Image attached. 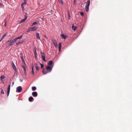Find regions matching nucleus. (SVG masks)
<instances>
[{
  "mask_svg": "<svg viewBox=\"0 0 132 132\" xmlns=\"http://www.w3.org/2000/svg\"><path fill=\"white\" fill-rule=\"evenodd\" d=\"M10 85H9V86L8 87V88H7V91H10Z\"/></svg>",
  "mask_w": 132,
  "mask_h": 132,
  "instance_id": "obj_30",
  "label": "nucleus"
},
{
  "mask_svg": "<svg viewBox=\"0 0 132 132\" xmlns=\"http://www.w3.org/2000/svg\"><path fill=\"white\" fill-rule=\"evenodd\" d=\"M44 74H45L48 73L47 71L46 70V69H43L42 71Z\"/></svg>",
  "mask_w": 132,
  "mask_h": 132,
  "instance_id": "obj_14",
  "label": "nucleus"
},
{
  "mask_svg": "<svg viewBox=\"0 0 132 132\" xmlns=\"http://www.w3.org/2000/svg\"><path fill=\"white\" fill-rule=\"evenodd\" d=\"M40 65L41 66V68H42L44 67V65L42 63H40Z\"/></svg>",
  "mask_w": 132,
  "mask_h": 132,
  "instance_id": "obj_32",
  "label": "nucleus"
},
{
  "mask_svg": "<svg viewBox=\"0 0 132 132\" xmlns=\"http://www.w3.org/2000/svg\"><path fill=\"white\" fill-rule=\"evenodd\" d=\"M61 36L63 39H65L67 37L66 35H64L63 34H61Z\"/></svg>",
  "mask_w": 132,
  "mask_h": 132,
  "instance_id": "obj_13",
  "label": "nucleus"
},
{
  "mask_svg": "<svg viewBox=\"0 0 132 132\" xmlns=\"http://www.w3.org/2000/svg\"><path fill=\"white\" fill-rule=\"evenodd\" d=\"M5 22V26H6V21H4Z\"/></svg>",
  "mask_w": 132,
  "mask_h": 132,
  "instance_id": "obj_40",
  "label": "nucleus"
},
{
  "mask_svg": "<svg viewBox=\"0 0 132 132\" xmlns=\"http://www.w3.org/2000/svg\"><path fill=\"white\" fill-rule=\"evenodd\" d=\"M53 61L51 60L48 63V66H53Z\"/></svg>",
  "mask_w": 132,
  "mask_h": 132,
  "instance_id": "obj_9",
  "label": "nucleus"
},
{
  "mask_svg": "<svg viewBox=\"0 0 132 132\" xmlns=\"http://www.w3.org/2000/svg\"><path fill=\"white\" fill-rule=\"evenodd\" d=\"M33 100V98L32 97H29V100L30 102H31Z\"/></svg>",
  "mask_w": 132,
  "mask_h": 132,
  "instance_id": "obj_21",
  "label": "nucleus"
},
{
  "mask_svg": "<svg viewBox=\"0 0 132 132\" xmlns=\"http://www.w3.org/2000/svg\"><path fill=\"white\" fill-rule=\"evenodd\" d=\"M80 15L82 16H83L84 15V13L83 12H80Z\"/></svg>",
  "mask_w": 132,
  "mask_h": 132,
  "instance_id": "obj_35",
  "label": "nucleus"
},
{
  "mask_svg": "<svg viewBox=\"0 0 132 132\" xmlns=\"http://www.w3.org/2000/svg\"><path fill=\"white\" fill-rule=\"evenodd\" d=\"M23 35H21V36L17 37L16 38H14V40L16 42V40H17L18 39H21V38L22 37Z\"/></svg>",
  "mask_w": 132,
  "mask_h": 132,
  "instance_id": "obj_10",
  "label": "nucleus"
},
{
  "mask_svg": "<svg viewBox=\"0 0 132 132\" xmlns=\"http://www.w3.org/2000/svg\"><path fill=\"white\" fill-rule=\"evenodd\" d=\"M52 42L53 44L54 45V46L55 47H57V43L56 40L55 39H53L52 40Z\"/></svg>",
  "mask_w": 132,
  "mask_h": 132,
  "instance_id": "obj_7",
  "label": "nucleus"
},
{
  "mask_svg": "<svg viewBox=\"0 0 132 132\" xmlns=\"http://www.w3.org/2000/svg\"><path fill=\"white\" fill-rule=\"evenodd\" d=\"M32 94L33 96H37V93L36 92H32Z\"/></svg>",
  "mask_w": 132,
  "mask_h": 132,
  "instance_id": "obj_12",
  "label": "nucleus"
},
{
  "mask_svg": "<svg viewBox=\"0 0 132 132\" xmlns=\"http://www.w3.org/2000/svg\"><path fill=\"white\" fill-rule=\"evenodd\" d=\"M34 66L33 65H32L31 66V69H32V74L33 75H34Z\"/></svg>",
  "mask_w": 132,
  "mask_h": 132,
  "instance_id": "obj_11",
  "label": "nucleus"
},
{
  "mask_svg": "<svg viewBox=\"0 0 132 132\" xmlns=\"http://www.w3.org/2000/svg\"><path fill=\"white\" fill-rule=\"evenodd\" d=\"M15 42H16L14 40V39L9 43L8 44V46H11L12 45H13L14 44V43Z\"/></svg>",
  "mask_w": 132,
  "mask_h": 132,
  "instance_id": "obj_5",
  "label": "nucleus"
},
{
  "mask_svg": "<svg viewBox=\"0 0 132 132\" xmlns=\"http://www.w3.org/2000/svg\"><path fill=\"white\" fill-rule=\"evenodd\" d=\"M10 92V91H7V96H9V95Z\"/></svg>",
  "mask_w": 132,
  "mask_h": 132,
  "instance_id": "obj_34",
  "label": "nucleus"
},
{
  "mask_svg": "<svg viewBox=\"0 0 132 132\" xmlns=\"http://www.w3.org/2000/svg\"><path fill=\"white\" fill-rule=\"evenodd\" d=\"M11 41V40H9L7 42H6V43H8V42H10Z\"/></svg>",
  "mask_w": 132,
  "mask_h": 132,
  "instance_id": "obj_39",
  "label": "nucleus"
},
{
  "mask_svg": "<svg viewBox=\"0 0 132 132\" xmlns=\"http://www.w3.org/2000/svg\"><path fill=\"white\" fill-rule=\"evenodd\" d=\"M26 17L24 19H22L21 21H20V23H22V22H24V21H25V20L26 19Z\"/></svg>",
  "mask_w": 132,
  "mask_h": 132,
  "instance_id": "obj_25",
  "label": "nucleus"
},
{
  "mask_svg": "<svg viewBox=\"0 0 132 132\" xmlns=\"http://www.w3.org/2000/svg\"><path fill=\"white\" fill-rule=\"evenodd\" d=\"M77 1L76 0H74V4L75 5Z\"/></svg>",
  "mask_w": 132,
  "mask_h": 132,
  "instance_id": "obj_36",
  "label": "nucleus"
},
{
  "mask_svg": "<svg viewBox=\"0 0 132 132\" xmlns=\"http://www.w3.org/2000/svg\"><path fill=\"white\" fill-rule=\"evenodd\" d=\"M38 27L36 26H34L32 27L31 28V29L32 31H35L37 30Z\"/></svg>",
  "mask_w": 132,
  "mask_h": 132,
  "instance_id": "obj_8",
  "label": "nucleus"
},
{
  "mask_svg": "<svg viewBox=\"0 0 132 132\" xmlns=\"http://www.w3.org/2000/svg\"><path fill=\"white\" fill-rule=\"evenodd\" d=\"M35 66L36 67V68L37 71H39V69L38 67L37 66V64H35Z\"/></svg>",
  "mask_w": 132,
  "mask_h": 132,
  "instance_id": "obj_19",
  "label": "nucleus"
},
{
  "mask_svg": "<svg viewBox=\"0 0 132 132\" xmlns=\"http://www.w3.org/2000/svg\"><path fill=\"white\" fill-rule=\"evenodd\" d=\"M5 78V76L4 75H2L0 77L1 80H2L3 79Z\"/></svg>",
  "mask_w": 132,
  "mask_h": 132,
  "instance_id": "obj_27",
  "label": "nucleus"
},
{
  "mask_svg": "<svg viewBox=\"0 0 132 132\" xmlns=\"http://www.w3.org/2000/svg\"><path fill=\"white\" fill-rule=\"evenodd\" d=\"M1 93L3 94H4V93L3 90L2 89L1 90Z\"/></svg>",
  "mask_w": 132,
  "mask_h": 132,
  "instance_id": "obj_33",
  "label": "nucleus"
},
{
  "mask_svg": "<svg viewBox=\"0 0 132 132\" xmlns=\"http://www.w3.org/2000/svg\"><path fill=\"white\" fill-rule=\"evenodd\" d=\"M19 44H22L24 42V40H20L18 42Z\"/></svg>",
  "mask_w": 132,
  "mask_h": 132,
  "instance_id": "obj_18",
  "label": "nucleus"
},
{
  "mask_svg": "<svg viewBox=\"0 0 132 132\" xmlns=\"http://www.w3.org/2000/svg\"><path fill=\"white\" fill-rule=\"evenodd\" d=\"M21 55L20 56V57L21 58V60L23 63H24V66L22 65V67L23 69V70L24 71V73L26 74V66L23 58V56L22 54L21 53Z\"/></svg>",
  "mask_w": 132,
  "mask_h": 132,
  "instance_id": "obj_1",
  "label": "nucleus"
},
{
  "mask_svg": "<svg viewBox=\"0 0 132 132\" xmlns=\"http://www.w3.org/2000/svg\"><path fill=\"white\" fill-rule=\"evenodd\" d=\"M62 46H61V43H60L59 44V51H60L61 50V48Z\"/></svg>",
  "mask_w": 132,
  "mask_h": 132,
  "instance_id": "obj_22",
  "label": "nucleus"
},
{
  "mask_svg": "<svg viewBox=\"0 0 132 132\" xmlns=\"http://www.w3.org/2000/svg\"><path fill=\"white\" fill-rule=\"evenodd\" d=\"M42 54L41 58L45 62L46 61L45 59V55L43 53H41Z\"/></svg>",
  "mask_w": 132,
  "mask_h": 132,
  "instance_id": "obj_4",
  "label": "nucleus"
},
{
  "mask_svg": "<svg viewBox=\"0 0 132 132\" xmlns=\"http://www.w3.org/2000/svg\"><path fill=\"white\" fill-rule=\"evenodd\" d=\"M36 38L37 39H40V37H39V34L38 33H37L36 34Z\"/></svg>",
  "mask_w": 132,
  "mask_h": 132,
  "instance_id": "obj_23",
  "label": "nucleus"
},
{
  "mask_svg": "<svg viewBox=\"0 0 132 132\" xmlns=\"http://www.w3.org/2000/svg\"><path fill=\"white\" fill-rule=\"evenodd\" d=\"M32 90L33 91H35L36 89V87L35 86L32 87Z\"/></svg>",
  "mask_w": 132,
  "mask_h": 132,
  "instance_id": "obj_28",
  "label": "nucleus"
},
{
  "mask_svg": "<svg viewBox=\"0 0 132 132\" xmlns=\"http://www.w3.org/2000/svg\"><path fill=\"white\" fill-rule=\"evenodd\" d=\"M21 7L22 9V11L24 12V11H25V9L24 8V6H23L21 5Z\"/></svg>",
  "mask_w": 132,
  "mask_h": 132,
  "instance_id": "obj_20",
  "label": "nucleus"
},
{
  "mask_svg": "<svg viewBox=\"0 0 132 132\" xmlns=\"http://www.w3.org/2000/svg\"><path fill=\"white\" fill-rule=\"evenodd\" d=\"M6 35V34H5L3 35L2 36V37L0 40V42L4 38V37H5Z\"/></svg>",
  "mask_w": 132,
  "mask_h": 132,
  "instance_id": "obj_15",
  "label": "nucleus"
},
{
  "mask_svg": "<svg viewBox=\"0 0 132 132\" xmlns=\"http://www.w3.org/2000/svg\"><path fill=\"white\" fill-rule=\"evenodd\" d=\"M90 0H89L87 1L85 7V10L87 12L88 11L89 7L90 5Z\"/></svg>",
  "mask_w": 132,
  "mask_h": 132,
  "instance_id": "obj_2",
  "label": "nucleus"
},
{
  "mask_svg": "<svg viewBox=\"0 0 132 132\" xmlns=\"http://www.w3.org/2000/svg\"><path fill=\"white\" fill-rule=\"evenodd\" d=\"M34 54L35 57H36V58H37V54L36 51H35L34 52Z\"/></svg>",
  "mask_w": 132,
  "mask_h": 132,
  "instance_id": "obj_26",
  "label": "nucleus"
},
{
  "mask_svg": "<svg viewBox=\"0 0 132 132\" xmlns=\"http://www.w3.org/2000/svg\"><path fill=\"white\" fill-rule=\"evenodd\" d=\"M2 4V3H0V5H1Z\"/></svg>",
  "mask_w": 132,
  "mask_h": 132,
  "instance_id": "obj_42",
  "label": "nucleus"
},
{
  "mask_svg": "<svg viewBox=\"0 0 132 132\" xmlns=\"http://www.w3.org/2000/svg\"><path fill=\"white\" fill-rule=\"evenodd\" d=\"M26 0H24L22 4L21 5L23 6L24 5H26Z\"/></svg>",
  "mask_w": 132,
  "mask_h": 132,
  "instance_id": "obj_24",
  "label": "nucleus"
},
{
  "mask_svg": "<svg viewBox=\"0 0 132 132\" xmlns=\"http://www.w3.org/2000/svg\"><path fill=\"white\" fill-rule=\"evenodd\" d=\"M68 16H69L68 19H70V15L68 14Z\"/></svg>",
  "mask_w": 132,
  "mask_h": 132,
  "instance_id": "obj_38",
  "label": "nucleus"
},
{
  "mask_svg": "<svg viewBox=\"0 0 132 132\" xmlns=\"http://www.w3.org/2000/svg\"><path fill=\"white\" fill-rule=\"evenodd\" d=\"M12 67L13 69L14 70H15L16 69L15 66V65L14 63L12 61Z\"/></svg>",
  "mask_w": 132,
  "mask_h": 132,
  "instance_id": "obj_17",
  "label": "nucleus"
},
{
  "mask_svg": "<svg viewBox=\"0 0 132 132\" xmlns=\"http://www.w3.org/2000/svg\"><path fill=\"white\" fill-rule=\"evenodd\" d=\"M30 31H32L31 29V28L29 29L28 30H27V32H29Z\"/></svg>",
  "mask_w": 132,
  "mask_h": 132,
  "instance_id": "obj_31",
  "label": "nucleus"
},
{
  "mask_svg": "<svg viewBox=\"0 0 132 132\" xmlns=\"http://www.w3.org/2000/svg\"><path fill=\"white\" fill-rule=\"evenodd\" d=\"M14 84V82H13V83H12V84H13V85Z\"/></svg>",
  "mask_w": 132,
  "mask_h": 132,
  "instance_id": "obj_43",
  "label": "nucleus"
},
{
  "mask_svg": "<svg viewBox=\"0 0 132 132\" xmlns=\"http://www.w3.org/2000/svg\"><path fill=\"white\" fill-rule=\"evenodd\" d=\"M72 29L74 30L75 31L77 29V27H76L74 25H73L72 27Z\"/></svg>",
  "mask_w": 132,
  "mask_h": 132,
  "instance_id": "obj_16",
  "label": "nucleus"
},
{
  "mask_svg": "<svg viewBox=\"0 0 132 132\" xmlns=\"http://www.w3.org/2000/svg\"><path fill=\"white\" fill-rule=\"evenodd\" d=\"M53 66H47L46 68V70L48 72H50L52 70Z\"/></svg>",
  "mask_w": 132,
  "mask_h": 132,
  "instance_id": "obj_3",
  "label": "nucleus"
},
{
  "mask_svg": "<svg viewBox=\"0 0 132 132\" xmlns=\"http://www.w3.org/2000/svg\"><path fill=\"white\" fill-rule=\"evenodd\" d=\"M37 22H34L31 25V26H33V25H35V24H37Z\"/></svg>",
  "mask_w": 132,
  "mask_h": 132,
  "instance_id": "obj_29",
  "label": "nucleus"
},
{
  "mask_svg": "<svg viewBox=\"0 0 132 132\" xmlns=\"http://www.w3.org/2000/svg\"><path fill=\"white\" fill-rule=\"evenodd\" d=\"M44 37H45L46 38H47V37L46 36H44Z\"/></svg>",
  "mask_w": 132,
  "mask_h": 132,
  "instance_id": "obj_41",
  "label": "nucleus"
},
{
  "mask_svg": "<svg viewBox=\"0 0 132 132\" xmlns=\"http://www.w3.org/2000/svg\"><path fill=\"white\" fill-rule=\"evenodd\" d=\"M16 44L17 46H18V45H19V43L18 42L16 43Z\"/></svg>",
  "mask_w": 132,
  "mask_h": 132,
  "instance_id": "obj_37",
  "label": "nucleus"
},
{
  "mask_svg": "<svg viewBox=\"0 0 132 132\" xmlns=\"http://www.w3.org/2000/svg\"><path fill=\"white\" fill-rule=\"evenodd\" d=\"M17 90L18 92H20L22 91V88L21 86L18 87L17 88Z\"/></svg>",
  "mask_w": 132,
  "mask_h": 132,
  "instance_id": "obj_6",
  "label": "nucleus"
}]
</instances>
